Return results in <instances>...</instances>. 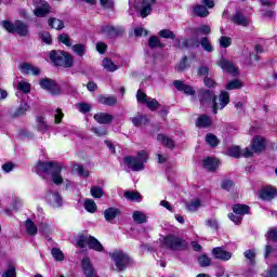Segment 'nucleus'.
<instances>
[{"instance_id":"f257e3e1","label":"nucleus","mask_w":277,"mask_h":277,"mask_svg":"<svg viewBox=\"0 0 277 277\" xmlns=\"http://www.w3.org/2000/svg\"><path fill=\"white\" fill-rule=\"evenodd\" d=\"M37 174H51L54 185H62L64 177H62V164L55 161L38 162Z\"/></svg>"},{"instance_id":"f03ea898","label":"nucleus","mask_w":277,"mask_h":277,"mask_svg":"<svg viewBox=\"0 0 277 277\" xmlns=\"http://www.w3.org/2000/svg\"><path fill=\"white\" fill-rule=\"evenodd\" d=\"M199 96L201 98V103H208V101H213V114H217L219 109H224L228 103H230V95L226 91H222L219 95V103L216 102L217 97L213 93V91L210 90H202L199 93Z\"/></svg>"},{"instance_id":"7ed1b4c3","label":"nucleus","mask_w":277,"mask_h":277,"mask_svg":"<svg viewBox=\"0 0 277 277\" xmlns=\"http://www.w3.org/2000/svg\"><path fill=\"white\" fill-rule=\"evenodd\" d=\"M148 161V153L146 150H141L136 156H126L123 158V163L127 166L128 170L132 172H142L144 170V163Z\"/></svg>"},{"instance_id":"20e7f679","label":"nucleus","mask_w":277,"mask_h":277,"mask_svg":"<svg viewBox=\"0 0 277 277\" xmlns=\"http://www.w3.org/2000/svg\"><path fill=\"white\" fill-rule=\"evenodd\" d=\"M1 27L9 31V34H17V36L27 37L29 36V26L23 21H15L14 23L10 21L0 22Z\"/></svg>"},{"instance_id":"39448f33","label":"nucleus","mask_w":277,"mask_h":277,"mask_svg":"<svg viewBox=\"0 0 277 277\" xmlns=\"http://www.w3.org/2000/svg\"><path fill=\"white\" fill-rule=\"evenodd\" d=\"M50 60L55 64V66H63L64 68H72V65L75 64L72 55L64 51H51Z\"/></svg>"},{"instance_id":"423d86ee","label":"nucleus","mask_w":277,"mask_h":277,"mask_svg":"<svg viewBox=\"0 0 277 277\" xmlns=\"http://www.w3.org/2000/svg\"><path fill=\"white\" fill-rule=\"evenodd\" d=\"M111 259L117 272H124V269H127V265H133V260L129 258V254L122 251H114Z\"/></svg>"},{"instance_id":"0eeeda50","label":"nucleus","mask_w":277,"mask_h":277,"mask_svg":"<svg viewBox=\"0 0 277 277\" xmlns=\"http://www.w3.org/2000/svg\"><path fill=\"white\" fill-rule=\"evenodd\" d=\"M163 247L168 250H186L187 241L181 237L169 235L163 239Z\"/></svg>"},{"instance_id":"6e6552de","label":"nucleus","mask_w":277,"mask_h":277,"mask_svg":"<svg viewBox=\"0 0 277 277\" xmlns=\"http://www.w3.org/2000/svg\"><path fill=\"white\" fill-rule=\"evenodd\" d=\"M201 3L202 4H196L195 6H193L192 13L194 14V16L207 18V16H209V10L215 8V2H213V0H201Z\"/></svg>"},{"instance_id":"1a4fd4ad","label":"nucleus","mask_w":277,"mask_h":277,"mask_svg":"<svg viewBox=\"0 0 277 277\" xmlns=\"http://www.w3.org/2000/svg\"><path fill=\"white\" fill-rule=\"evenodd\" d=\"M40 88L42 90H47L52 96H60L62 94V89L57 85V82L55 80L43 78L39 81Z\"/></svg>"},{"instance_id":"9d476101","label":"nucleus","mask_w":277,"mask_h":277,"mask_svg":"<svg viewBox=\"0 0 277 277\" xmlns=\"http://www.w3.org/2000/svg\"><path fill=\"white\" fill-rule=\"evenodd\" d=\"M34 14L35 16H38L39 18H42V16H47L49 12H51V6L49 3L44 0H34Z\"/></svg>"},{"instance_id":"9b49d317","label":"nucleus","mask_w":277,"mask_h":277,"mask_svg":"<svg viewBox=\"0 0 277 277\" xmlns=\"http://www.w3.org/2000/svg\"><path fill=\"white\" fill-rule=\"evenodd\" d=\"M102 34L106 35L107 38H118L124 34V28L117 26L105 25L102 27Z\"/></svg>"},{"instance_id":"f8f14e48","label":"nucleus","mask_w":277,"mask_h":277,"mask_svg":"<svg viewBox=\"0 0 277 277\" xmlns=\"http://www.w3.org/2000/svg\"><path fill=\"white\" fill-rule=\"evenodd\" d=\"M227 155L229 157H235L236 159L239 157H246L250 158L252 157V150H250V147H246L245 149H240L239 146L230 147L227 150Z\"/></svg>"},{"instance_id":"ddd939ff","label":"nucleus","mask_w":277,"mask_h":277,"mask_svg":"<svg viewBox=\"0 0 277 277\" xmlns=\"http://www.w3.org/2000/svg\"><path fill=\"white\" fill-rule=\"evenodd\" d=\"M47 200L49 205L53 207V209H60V207L64 205V200L62 199V196L57 192H53V190L49 192L47 195Z\"/></svg>"},{"instance_id":"4468645a","label":"nucleus","mask_w":277,"mask_h":277,"mask_svg":"<svg viewBox=\"0 0 277 277\" xmlns=\"http://www.w3.org/2000/svg\"><path fill=\"white\" fill-rule=\"evenodd\" d=\"M265 146H267V143L263 136H255L251 143V148H249L254 155V153H263L265 149Z\"/></svg>"},{"instance_id":"2eb2a0df","label":"nucleus","mask_w":277,"mask_h":277,"mask_svg":"<svg viewBox=\"0 0 277 277\" xmlns=\"http://www.w3.org/2000/svg\"><path fill=\"white\" fill-rule=\"evenodd\" d=\"M157 3V0H143L140 6L141 18H146V16H150L153 12V5Z\"/></svg>"},{"instance_id":"dca6fc26","label":"nucleus","mask_w":277,"mask_h":277,"mask_svg":"<svg viewBox=\"0 0 277 277\" xmlns=\"http://www.w3.org/2000/svg\"><path fill=\"white\" fill-rule=\"evenodd\" d=\"M217 64L220 68H222V70H225V72H229L230 75H234V77H237V75H239V69L237 68V66H235V64L230 63V61L222 58L217 62Z\"/></svg>"},{"instance_id":"f3484780","label":"nucleus","mask_w":277,"mask_h":277,"mask_svg":"<svg viewBox=\"0 0 277 277\" xmlns=\"http://www.w3.org/2000/svg\"><path fill=\"white\" fill-rule=\"evenodd\" d=\"M276 196H277L276 188H274L272 186L264 187L260 192V198L267 202L274 200L276 198Z\"/></svg>"},{"instance_id":"a211bd4d","label":"nucleus","mask_w":277,"mask_h":277,"mask_svg":"<svg viewBox=\"0 0 277 277\" xmlns=\"http://www.w3.org/2000/svg\"><path fill=\"white\" fill-rule=\"evenodd\" d=\"M212 254L214 259H219L220 261H230L233 259V253L222 249V247L214 248Z\"/></svg>"},{"instance_id":"6ab92c4d","label":"nucleus","mask_w":277,"mask_h":277,"mask_svg":"<svg viewBox=\"0 0 277 277\" xmlns=\"http://www.w3.org/2000/svg\"><path fill=\"white\" fill-rule=\"evenodd\" d=\"M173 85L180 92H183L184 94H188V96H194V94H196V91H194V88L192 85L185 84V82L181 80H175L173 82Z\"/></svg>"},{"instance_id":"aec40b11","label":"nucleus","mask_w":277,"mask_h":277,"mask_svg":"<svg viewBox=\"0 0 277 277\" xmlns=\"http://www.w3.org/2000/svg\"><path fill=\"white\" fill-rule=\"evenodd\" d=\"M19 70L22 75H35V76L40 75V69L29 63H22L19 65Z\"/></svg>"},{"instance_id":"412c9836","label":"nucleus","mask_w":277,"mask_h":277,"mask_svg":"<svg viewBox=\"0 0 277 277\" xmlns=\"http://www.w3.org/2000/svg\"><path fill=\"white\" fill-rule=\"evenodd\" d=\"M93 118L98 124H111L114 120V116L107 113H96Z\"/></svg>"},{"instance_id":"4be33fe9","label":"nucleus","mask_w":277,"mask_h":277,"mask_svg":"<svg viewBox=\"0 0 277 277\" xmlns=\"http://www.w3.org/2000/svg\"><path fill=\"white\" fill-rule=\"evenodd\" d=\"M232 21L235 25H239L240 27H248L250 25V18L246 17L241 12H236Z\"/></svg>"},{"instance_id":"5701e85b","label":"nucleus","mask_w":277,"mask_h":277,"mask_svg":"<svg viewBox=\"0 0 277 277\" xmlns=\"http://www.w3.org/2000/svg\"><path fill=\"white\" fill-rule=\"evenodd\" d=\"M213 121L211 120V117L207 115H200L196 121V127H198L199 129H209V127H211Z\"/></svg>"},{"instance_id":"b1692460","label":"nucleus","mask_w":277,"mask_h":277,"mask_svg":"<svg viewBox=\"0 0 277 277\" xmlns=\"http://www.w3.org/2000/svg\"><path fill=\"white\" fill-rule=\"evenodd\" d=\"M82 269L84 276L94 277V267L92 266V261L88 256L82 259Z\"/></svg>"},{"instance_id":"393cba45","label":"nucleus","mask_w":277,"mask_h":277,"mask_svg":"<svg viewBox=\"0 0 277 277\" xmlns=\"http://www.w3.org/2000/svg\"><path fill=\"white\" fill-rule=\"evenodd\" d=\"M97 101L101 103V105H108L109 107H114V105L118 103V97L114 95H100Z\"/></svg>"},{"instance_id":"a878e982","label":"nucleus","mask_w":277,"mask_h":277,"mask_svg":"<svg viewBox=\"0 0 277 277\" xmlns=\"http://www.w3.org/2000/svg\"><path fill=\"white\" fill-rule=\"evenodd\" d=\"M118 215H120V209L118 208H108L104 211L106 222H114Z\"/></svg>"},{"instance_id":"bb28decb","label":"nucleus","mask_w":277,"mask_h":277,"mask_svg":"<svg viewBox=\"0 0 277 277\" xmlns=\"http://www.w3.org/2000/svg\"><path fill=\"white\" fill-rule=\"evenodd\" d=\"M89 249L94 250L95 252H105V247L96 239L95 237L91 236L89 240Z\"/></svg>"},{"instance_id":"cd10ccee","label":"nucleus","mask_w":277,"mask_h":277,"mask_svg":"<svg viewBox=\"0 0 277 277\" xmlns=\"http://www.w3.org/2000/svg\"><path fill=\"white\" fill-rule=\"evenodd\" d=\"M102 66L107 72H116L118 70V65H115L114 61L107 57L102 61Z\"/></svg>"},{"instance_id":"c85d7f7f","label":"nucleus","mask_w":277,"mask_h":277,"mask_svg":"<svg viewBox=\"0 0 277 277\" xmlns=\"http://www.w3.org/2000/svg\"><path fill=\"white\" fill-rule=\"evenodd\" d=\"M233 211L236 215H240L241 217H243V215H247V213H250V207L238 203L233 207Z\"/></svg>"},{"instance_id":"c756f323","label":"nucleus","mask_w":277,"mask_h":277,"mask_svg":"<svg viewBox=\"0 0 277 277\" xmlns=\"http://www.w3.org/2000/svg\"><path fill=\"white\" fill-rule=\"evenodd\" d=\"M132 219L136 224H146V222H148V216H146V214L142 211H134Z\"/></svg>"},{"instance_id":"7c9ffc66","label":"nucleus","mask_w":277,"mask_h":277,"mask_svg":"<svg viewBox=\"0 0 277 277\" xmlns=\"http://www.w3.org/2000/svg\"><path fill=\"white\" fill-rule=\"evenodd\" d=\"M217 159L206 158L203 160V168H206V170H209L210 172H213L214 170L217 169Z\"/></svg>"},{"instance_id":"2f4dec72","label":"nucleus","mask_w":277,"mask_h":277,"mask_svg":"<svg viewBox=\"0 0 277 277\" xmlns=\"http://www.w3.org/2000/svg\"><path fill=\"white\" fill-rule=\"evenodd\" d=\"M148 45L149 49H163L166 47V44H163L161 40H159V37L157 36L149 37Z\"/></svg>"},{"instance_id":"473e14b6","label":"nucleus","mask_w":277,"mask_h":277,"mask_svg":"<svg viewBox=\"0 0 277 277\" xmlns=\"http://www.w3.org/2000/svg\"><path fill=\"white\" fill-rule=\"evenodd\" d=\"M157 140L158 142H161L163 146H167V148H174V140L166 136L164 134H158Z\"/></svg>"},{"instance_id":"72a5a7b5","label":"nucleus","mask_w":277,"mask_h":277,"mask_svg":"<svg viewBox=\"0 0 277 277\" xmlns=\"http://www.w3.org/2000/svg\"><path fill=\"white\" fill-rule=\"evenodd\" d=\"M26 232L31 237L38 235V226H36V223L29 219L26 221Z\"/></svg>"},{"instance_id":"f704fd0d","label":"nucleus","mask_w":277,"mask_h":277,"mask_svg":"<svg viewBox=\"0 0 277 277\" xmlns=\"http://www.w3.org/2000/svg\"><path fill=\"white\" fill-rule=\"evenodd\" d=\"M123 196L127 200H131L132 202H140V200H142V195L137 192L127 190Z\"/></svg>"},{"instance_id":"c9c22d12","label":"nucleus","mask_w":277,"mask_h":277,"mask_svg":"<svg viewBox=\"0 0 277 277\" xmlns=\"http://www.w3.org/2000/svg\"><path fill=\"white\" fill-rule=\"evenodd\" d=\"M90 194L92 198L98 199L105 196V190L101 186L95 185L90 188Z\"/></svg>"},{"instance_id":"e433bc0d","label":"nucleus","mask_w":277,"mask_h":277,"mask_svg":"<svg viewBox=\"0 0 277 277\" xmlns=\"http://www.w3.org/2000/svg\"><path fill=\"white\" fill-rule=\"evenodd\" d=\"M241 88H243V82L237 79L227 82L225 85V90H241Z\"/></svg>"},{"instance_id":"4c0bfd02","label":"nucleus","mask_w":277,"mask_h":277,"mask_svg":"<svg viewBox=\"0 0 277 277\" xmlns=\"http://www.w3.org/2000/svg\"><path fill=\"white\" fill-rule=\"evenodd\" d=\"M17 90L24 94H29V92H31V84L25 80H22L17 82Z\"/></svg>"},{"instance_id":"58836bf2","label":"nucleus","mask_w":277,"mask_h":277,"mask_svg":"<svg viewBox=\"0 0 277 277\" xmlns=\"http://www.w3.org/2000/svg\"><path fill=\"white\" fill-rule=\"evenodd\" d=\"M92 236H79L77 239V246L78 248H88L90 246V239Z\"/></svg>"},{"instance_id":"ea45409f","label":"nucleus","mask_w":277,"mask_h":277,"mask_svg":"<svg viewBox=\"0 0 277 277\" xmlns=\"http://www.w3.org/2000/svg\"><path fill=\"white\" fill-rule=\"evenodd\" d=\"M199 207H202V201H200V199H194L186 206V209L190 213H194L198 210Z\"/></svg>"},{"instance_id":"a19ab883","label":"nucleus","mask_w":277,"mask_h":277,"mask_svg":"<svg viewBox=\"0 0 277 277\" xmlns=\"http://www.w3.org/2000/svg\"><path fill=\"white\" fill-rule=\"evenodd\" d=\"M37 129L41 133H47V131H49V124H47V121L44 120V117H38L37 118Z\"/></svg>"},{"instance_id":"79ce46f5","label":"nucleus","mask_w":277,"mask_h":277,"mask_svg":"<svg viewBox=\"0 0 277 277\" xmlns=\"http://www.w3.org/2000/svg\"><path fill=\"white\" fill-rule=\"evenodd\" d=\"M84 209L88 211V213H96V202H94L92 199H85L84 200Z\"/></svg>"},{"instance_id":"37998d69","label":"nucleus","mask_w":277,"mask_h":277,"mask_svg":"<svg viewBox=\"0 0 277 277\" xmlns=\"http://www.w3.org/2000/svg\"><path fill=\"white\" fill-rule=\"evenodd\" d=\"M48 23H49L50 27H52L53 29H57V30L64 29V22H62V19L52 17L49 19Z\"/></svg>"},{"instance_id":"c03bdc74","label":"nucleus","mask_w":277,"mask_h":277,"mask_svg":"<svg viewBox=\"0 0 277 277\" xmlns=\"http://www.w3.org/2000/svg\"><path fill=\"white\" fill-rule=\"evenodd\" d=\"M206 142L207 144H209V146H212L213 148L217 146V144H220V140L217 138V136L212 133L206 135Z\"/></svg>"},{"instance_id":"a18cd8bd","label":"nucleus","mask_w":277,"mask_h":277,"mask_svg":"<svg viewBox=\"0 0 277 277\" xmlns=\"http://www.w3.org/2000/svg\"><path fill=\"white\" fill-rule=\"evenodd\" d=\"M71 50L78 55V57H83L85 55V45L84 44H75L71 47Z\"/></svg>"},{"instance_id":"49530a36","label":"nucleus","mask_w":277,"mask_h":277,"mask_svg":"<svg viewBox=\"0 0 277 277\" xmlns=\"http://www.w3.org/2000/svg\"><path fill=\"white\" fill-rule=\"evenodd\" d=\"M92 133H94L97 137H105V135H107V128L105 127H92L91 128Z\"/></svg>"},{"instance_id":"de8ad7c7","label":"nucleus","mask_w":277,"mask_h":277,"mask_svg":"<svg viewBox=\"0 0 277 277\" xmlns=\"http://www.w3.org/2000/svg\"><path fill=\"white\" fill-rule=\"evenodd\" d=\"M200 44H201L202 49H203L205 51H207L208 53L213 52V45L211 44V41H209V38L203 37V38L200 40Z\"/></svg>"},{"instance_id":"09e8293b","label":"nucleus","mask_w":277,"mask_h":277,"mask_svg":"<svg viewBox=\"0 0 277 277\" xmlns=\"http://www.w3.org/2000/svg\"><path fill=\"white\" fill-rule=\"evenodd\" d=\"M158 35L160 36V38H166L170 40H174V38H176V35L170 29H162L159 31Z\"/></svg>"},{"instance_id":"8fccbe9b","label":"nucleus","mask_w":277,"mask_h":277,"mask_svg":"<svg viewBox=\"0 0 277 277\" xmlns=\"http://www.w3.org/2000/svg\"><path fill=\"white\" fill-rule=\"evenodd\" d=\"M219 42L223 49H228V47H230V44L233 43V39H230V37L222 36L219 39Z\"/></svg>"},{"instance_id":"3c124183","label":"nucleus","mask_w":277,"mask_h":277,"mask_svg":"<svg viewBox=\"0 0 277 277\" xmlns=\"http://www.w3.org/2000/svg\"><path fill=\"white\" fill-rule=\"evenodd\" d=\"M145 105L150 109V111H155L157 107H159V102L156 98H148L145 103Z\"/></svg>"},{"instance_id":"603ef678","label":"nucleus","mask_w":277,"mask_h":277,"mask_svg":"<svg viewBox=\"0 0 277 277\" xmlns=\"http://www.w3.org/2000/svg\"><path fill=\"white\" fill-rule=\"evenodd\" d=\"M198 263L200 267H209V265H211V259H209V256H207L206 254H202L198 258Z\"/></svg>"},{"instance_id":"864d4df0","label":"nucleus","mask_w":277,"mask_h":277,"mask_svg":"<svg viewBox=\"0 0 277 277\" xmlns=\"http://www.w3.org/2000/svg\"><path fill=\"white\" fill-rule=\"evenodd\" d=\"M245 259L249 261L251 265H254V259H256V253H254V250H247L245 251Z\"/></svg>"},{"instance_id":"5fc2aeb1","label":"nucleus","mask_w":277,"mask_h":277,"mask_svg":"<svg viewBox=\"0 0 277 277\" xmlns=\"http://www.w3.org/2000/svg\"><path fill=\"white\" fill-rule=\"evenodd\" d=\"M200 34H202L203 36H209V34H211V27L208 25L200 26L196 29V35L200 36Z\"/></svg>"},{"instance_id":"6e6d98bb","label":"nucleus","mask_w":277,"mask_h":277,"mask_svg":"<svg viewBox=\"0 0 277 277\" xmlns=\"http://www.w3.org/2000/svg\"><path fill=\"white\" fill-rule=\"evenodd\" d=\"M52 256L55 261H64V252L57 248L52 249Z\"/></svg>"},{"instance_id":"4d7b16f0","label":"nucleus","mask_w":277,"mask_h":277,"mask_svg":"<svg viewBox=\"0 0 277 277\" xmlns=\"http://www.w3.org/2000/svg\"><path fill=\"white\" fill-rule=\"evenodd\" d=\"M60 42H62V44H65V47H72V43L70 42V37L66 34H62L58 37Z\"/></svg>"},{"instance_id":"13d9d810","label":"nucleus","mask_w":277,"mask_h":277,"mask_svg":"<svg viewBox=\"0 0 277 277\" xmlns=\"http://www.w3.org/2000/svg\"><path fill=\"white\" fill-rule=\"evenodd\" d=\"M78 109L81 114H88L89 111H91L92 106L88 103H80L78 104Z\"/></svg>"},{"instance_id":"bf43d9fd","label":"nucleus","mask_w":277,"mask_h":277,"mask_svg":"<svg viewBox=\"0 0 277 277\" xmlns=\"http://www.w3.org/2000/svg\"><path fill=\"white\" fill-rule=\"evenodd\" d=\"M136 100L138 103H143L146 105V102L148 101V95H146V93L142 92V90H138L136 93Z\"/></svg>"},{"instance_id":"052dcab7","label":"nucleus","mask_w":277,"mask_h":277,"mask_svg":"<svg viewBox=\"0 0 277 277\" xmlns=\"http://www.w3.org/2000/svg\"><path fill=\"white\" fill-rule=\"evenodd\" d=\"M2 277H16V268L9 265L8 269L2 274Z\"/></svg>"},{"instance_id":"680f3d73","label":"nucleus","mask_w":277,"mask_h":277,"mask_svg":"<svg viewBox=\"0 0 277 277\" xmlns=\"http://www.w3.org/2000/svg\"><path fill=\"white\" fill-rule=\"evenodd\" d=\"M41 235H49L51 233V225L49 223H42L39 227Z\"/></svg>"},{"instance_id":"e2e57ef3","label":"nucleus","mask_w":277,"mask_h":277,"mask_svg":"<svg viewBox=\"0 0 277 277\" xmlns=\"http://www.w3.org/2000/svg\"><path fill=\"white\" fill-rule=\"evenodd\" d=\"M144 120H146V117H144L142 115H137V116L132 118V123L135 127H142V122H144Z\"/></svg>"},{"instance_id":"0e129e2a","label":"nucleus","mask_w":277,"mask_h":277,"mask_svg":"<svg viewBox=\"0 0 277 277\" xmlns=\"http://www.w3.org/2000/svg\"><path fill=\"white\" fill-rule=\"evenodd\" d=\"M266 237L272 241H277V227L268 229Z\"/></svg>"},{"instance_id":"69168bd1","label":"nucleus","mask_w":277,"mask_h":277,"mask_svg":"<svg viewBox=\"0 0 277 277\" xmlns=\"http://www.w3.org/2000/svg\"><path fill=\"white\" fill-rule=\"evenodd\" d=\"M40 38L45 44H51V34H49V31L40 32Z\"/></svg>"},{"instance_id":"338daca9","label":"nucleus","mask_w":277,"mask_h":277,"mask_svg":"<svg viewBox=\"0 0 277 277\" xmlns=\"http://www.w3.org/2000/svg\"><path fill=\"white\" fill-rule=\"evenodd\" d=\"M25 111H29V105H27V104H22V105L17 108V110H16V113H15V116H23V115L25 114Z\"/></svg>"},{"instance_id":"774afa93","label":"nucleus","mask_w":277,"mask_h":277,"mask_svg":"<svg viewBox=\"0 0 277 277\" xmlns=\"http://www.w3.org/2000/svg\"><path fill=\"white\" fill-rule=\"evenodd\" d=\"M228 217L232 222H234V224H241V220H243L241 215L233 213H229Z\"/></svg>"}]
</instances>
